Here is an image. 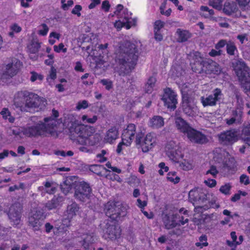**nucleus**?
<instances>
[{
    "mask_svg": "<svg viewBox=\"0 0 250 250\" xmlns=\"http://www.w3.org/2000/svg\"><path fill=\"white\" fill-rule=\"evenodd\" d=\"M223 96L220 89L215 88L212 91V93L207 97H201V102L204 107L210 106H213L216 105L218 102H220Z\"/></svg>",
    "mask_w": 250,
    "mask_h": 250,
    "instance_id": "obj_11",
    "label": "nucleus"
},
{
    "mask_svg": "<svg viewBox=\"0 0 250 250\" xmlns=\"http://www.w3.org/2000/svg\"><path fill=\"white\" fill-rule=\"evenodd\" d=\"M11 29L16 33H19L21 31V28L17 23H14L11 26Z\"/></svg>",
    "mask_w": 250,
    "mask_h": 250,
    "instance_id": "obj_64",
    "label": "nucleus"
},
{
    "mask_svg": "<svg viewBox=\"0 0 250 250\" xmlns=\"http://www.w3.org/2000/svg\"><path fill=\"white\" fill-rule=\"evenodd\" d=\"M219 143L223 145H230L237 140L236 132L234 130L224 131L217 135Z\"/></svg>",
    "mask_w": 250,
    "mask_h": 250,
    "instance_id": "obj_13",
    "label": "nucleus"
},
{
    "mask_svg": "<svg viewBox=\"0 0 250 250\" xmlns=\"http://www.w3.org/2000/svg\"><path fill=\"white\" fill-rule=\"evenodd\" d=\"M116 69L119 75L125 76L135 68L139 57L136 45L129 41L119 42L115 51Z\"/></svg>",
    "mask_w": 250,
    "mask_h": 250,
    "instance_id": "obj_1",
    "label": "nucleus"
},
{
    "mask_svg": "<svg viewBox=\"0 0 250 250\" xmlns=\"http://www.w3.org/2000/svg\"><path fill=\"white\" fill-rule=\"evenodd\" d=\"M19 95L24 98L25 100V106L19 103L18 101H15V104H17V106L21 107V111H27V109L25 108L26 107L28 108H35L36 100L38 98L37 94L24 91L19 93Z\"/></svg>",
    "mask_w": 250,
    "mask_h": 250,
    "instance_id": "obj_9",
    "label": "nucleus"
},
{
    "mask_svg": "<svg viewBox=\"0 0 250 250\" xmlns=\"http://www.w3.org/2000/svg\"><path fill=\"white\" fill-rule=\"evenodd\" d=\"M238 10L237 5L234 2H226L224 5L223 12L228 15L235 13Z\"/></svg>",
    "mask_w": 250,
    "mask_h": 250,
    "instance_id": "obj_27",
    "label": "nucleus"
},
{
    "mask_svg": "<svg viewBox=\"0 0 250 250\" xmlns=\"http://www.w3.org/2000/svg\"><path fill=\"white\" fill-rule=\"evenodd\" d=\"M175 123L177 128L181 132L187 134L192 129L189 125L183 118L177 117L175 118Z\"/></svg>",
    "mask_w": 250,
    "mask_h": 250,
    "instance_id": "obj_20",
    "label": "nucleus"
},
{
    "mask_svg": "<svg viewBox=\"0 0 250 250\" xmlns=\"http://www.w3.org/2000/svg\"><path fill=\"white\" fill-rule=\"evenodd\" d=\"M164 125V119L160 116H154L149 121V126L153 128H159Z\"/></svg>",
    "mask_w": 250,
    "mask_h": 250,
    "instance_id": "obj_26",
    "label": "nucleus"
},
{
    "mask_svg": "<svg viewBox=\"0 0 250 250\" xmlns=\"http://www.w3.org/2000/svg\"><path fill=\"white\" fill-rule=\"evenodd\" d=\"M42 25V29L40 30L39 33L41 35L45 36L47 34L49 28L45 23H43Z\"/></svg>",
    "mask_w": 250,
    "mask_h": 250,
    "instance_id": "obj_59",
    "label": "nucleus"
},
{
    "mask_svg": "<svg viewBox=\"0 0 250 250\" xmlns=\"http://www.w3.org/2000/svg\"><path fill=\"white\" fill-rule=\"evenodd\" d=\"M22 207L20 203H15L11 206L7 213L10 223L17 227L21 223Z\"/></svg>",
    "mask_w": 250,
    "mask_h": 250,
    "instance_id": "obj_8",
    "label": "nucleus"
},
{
    "mask_svg": "<svg viewBox=\"0 0 250 250\" xmlns=\"http://www.w3.org/2000/svg\"><path fill=\"white\" fill-rule=\"evenodd\" d=\"M44 213V212L43 208L41 207H38L34 211L33 215H34L36 217H38L40 218V219H42L43 220L44 218H45Z\"/></svg>",
    "mask_w": 250,
    "mask_h": 250,
    "instance_id": "obj_41",
    "label": "nucleus"
},
{
    "mask_svg": "<svg viewBox=\"0 0 250 250\" xmlns=\"http://www.w3.org/2000/svg\"><path fill=\"white\" fill-rule=\"evenodd\" d=\"M136 125L133 124H129L126 128L124 130L122 133V140L126 141L129 145L134 138V135L136 133Z\"/></svg>",
    "mask_w": 250,
    "mask_h": 250,
    "instance_id": "obj_18",
    "label": "nucleus"
},
{
    "mask_svg": "<svg viewBox=\"0 0 250 250\" xmlns=\"http://www.w3.org/2000/svg\"><path fill=\"white\" fill-rule=\"evenodd\" d=\"M28 222L29 226L32 227L34 230H38L42 225L43 220L32 215L29 217Z\"/></svg>",
    "mask_w": 250,
    "mask_h": 250,
    "instance_id": "obj_25",
    "label": "nucleus"
},
{
    "mask_svg": "<svg viewBox=\"0 0 250 250\" xmlns=\"http://www.w3.org/2000/svg\"><path fill=\"white\" fill-rule=\"evenodd\" d=\"M92 193V189L89 185L86 182H82L78 183L75 187L74 197L82 202H85L89 199Z\"/></svg>",
    "mask_w": 250,
    "mask_h": 250,
    "instance_id": "obj_6",
    "label": "nucleus"
},
{
    "mask_svg": "<svg viewBox=\"0 0 250 250\" xmlns=\"http://www.w3.org/2000/svg\"><path fill=\"white\" fill-rule=\"evenodd\" d=\"M231 188V186L230 184L227 183L222 186L219 189V191L225 195H229L230 194Z\"/></svg>",
    "mask_w": 250,
    "mask_h": 250,
    "instance_id": "obj_44",
    "label": "nucleus"
},
{
    "mask_svg": "<svg viewBox=\"0 0 250 250\" xmlns=\"http://www.w3.org/2000/svg\"><path fill=\"white\" fill-rule=\"evenodd\" d=\"M110 7V5L108 0H105L103 1L102 4V9L104 10L105 12H108Z\"/></svg>",
    "mask_w": 250,
    "mask_h": 250,
    "instance_id": "obj_53",
    "label": "nucleus"
},
{
    "mask_svg": "<svg viewBox=\"0 0 250 250\" xmlns=\"http://www.w3.org/2000/svg\"><path fill=\"white\" fill-rule=\"evenodd\" d=\"M228 42L225 40H221L218 42L216 44L215 47L216 50H220L221 48L224 47L225 45L227 46Z\"/></svg>",
    "mask_w": 250,
    "mask_h": 250,
    "instance_id": "obj_52",
    "label": "nucleus"
},
{
    "mask_svg": "<svg viewBox=\"0 0 250 250\" xmlns=\"http://www.w3.org/2000/svg\"><path fill=\"white\" fill-rule=\"evenodd\" d=\"M182 108L184 113L188 116H193L196 114L197 106L187 93L182 94Z\"/></svg>",
    "mask_w": 250,
    "mask_h": 250,
    "instance_id": "obj_10",
    "label": "nucleus"
},
{
    "mask_svg": "<svg viewBox=\"0 0 250 250\" xmlns=\"http://www.w3.org/2000/svg\"><path fill=\"white\" fill-rule=\"evenodd\" d=\"M104 235L110 239H115L119 237L121 234L120 228L114 225L106 223L105 229H104Z\"/></svg>",
    "mask_w": 250,
    "mask_h": 250,
    "instance_id": "obj_16",
    "label": "nucleus"
},
{
    "mask_svg": "<svg viewBox=\"0 0 250 250\" xmlns=\"http://www.w3.org/2000/svg\"><path fill=\"white\" fill-rule=\"evenodd\" d=\"M164 26V22L161 21H157L154 23V31H159L160 29Z\"/></svg>",
    "mask_w": 250,
    "mask_h": 250,
    "instance_id": "obj_55",
    "label": "nucleus"
},
{
    "mask_svg": "<svg viewBox=\"0 0 250 250\" xmlns=\"http://www.w3.org/2000/svg\"><path fill=\"white\" fill-rule=\"evenodd\" d=\"M163 222L165 225L166 228L170 229L175 227L178 224L176 223L173 217H169L167 215H165L163 218Z\"/></svg>",
    "mask_w": 250,
    "mask_h": 250,
    "instance_id": "obj_30",
    "label": "nucleus"
},
{
    "mask_svg": "<svg viewBox=\"0 0 250 250\" xmlns=\"http://www.w3.org/2000/svg\"><path fill=\"white\" fill-rule=\"evenodd\" d=\"M205 183L210 188H213L216 186V181L214 179H208L205 181Z\"/></svg>",
    "mask_w": 250,
    "mask_h": 250,
    "instance_id": "obj_57",
    "label": "nucleus"
},
{
    "mask_svg": "<svg viewBox=\"0 0 250 250\" xmlns=\"http://www.w3.org/2000/svg\"><path fill=\"white\" fill-rule=\"evenodd\" d=\"M0 114L2 116V117L5 119H7L8 116H10V112L8 109L6 108H3L2 111L0 112Z\"/></svg>",
    "mask_w": 250,
    "mask_h": 250,
    "instance_id": "obj_58",
    "label": "nucleus"
},
{
    "mask_svg": "<svg viewBox=\"0 0 250 250\" xmlns=\"http://www.w3.org/2000/svg\"><path fill=\"white\" fill-rule=\"evenodd\" d=\"M73 186V183L71 179H66L62 184H61L60 187L62 191L66 195L71 189Z\"/></svg>",
    "mask_w": 250,
    "mask_h": 250,
    "instance_id": "obj_33",
    "label": "nucleus"
},
{
    "mask_svg": "<svg viewBox=\"0 0 250 250\" xmlns=\"http://www.w3.org/2000/svg\"><path fill=\"white\" fill-rule=\"evenodd\" d=\"M189 57L190 62H203L206 61L204 60V58L201 56L200 53L198 51L190 52Z\"/></svg>",
    "mask_w": 250,
    "mask_h": 250,
    "instance_id": "obj_34",
    "label": "nucleus"
},
{
    "mask_svg": "<svg viewBox=\"0 0 250 250\" xmlns=\"http://www.w3.org/2000/svg\"><path fill=\"white\" fill-rule=\"evenodd\" d=\"M176 33L178 35V41L181 42L187 41L191 37L188 31L180 28L177 29Z\"/></svg>",
    "mask_w": 250,
    "mask_h": 250,
    "instance_id": "obj_31",
    "label": "nucleus"
},
{
    "mask_svg": "<svg viewBox=\"0 0 250 250\" xmlns=\"http://www.w3.org/2000/svg\"><path fill=\"white\" fill-rule=\"evenodd\" d=\"M242 135L246 136L250 135V124L247 125L242 130Z\"/></svg>",
    "mask_w": 250,
    "mask_h": 250,
    "instance_id": "obj_63",
    "label": "nucleus"
},
{
    "mask_svg": "<svg viewBox=\"0 0 250 250\" xmlns=\"http://www.w3.org/2000/svg\"><path fill=\"white\" fill-rule=\"evenodd\" d=\"M88 106V104L87 101L83 100L82 101H80L78 102L77 105L76 106V108L78 110H80L81 109H85Z\"/></svg>",
    "mask_w": 250,
    "mask_h": 250,
    "instance_id": "obj_48",
    "label": "nucleus"
},
{
    "mask_svg": "<svg viewBox=\"0 0 250 250\" xmlns=\"http://www.w3.org/2000/svg\"><path fill=\"white\" fill-rule=\"evenodd\" d=\"M166 152L169 159L176 163H178L179 160L183 157L181 151L177 147L170 148L167 146Z\"/></svg>",
    "mask_w": 250,
    "mask_h": 250,
    "instance_id": "obj_21",
    "label": "nucleus"
},
{
    "mask_svg": "<svg viewBox=\"0 0 250 250\" xmlns=\"http://www.w3.org/2000/svg\"><path fill=\"white\" fill-rule=\"evenodd\" d=\"M62 199L61 197H54L52 200L46 203L45 207L48 210L55 209L60 206Z\"/></svg>",
    "mask_w": 250,
    "mask_h": 250,
    "instance_id": "obj_29",
    "label": "nucleus"
},
{
    "mask_svg": "<svg viewBox=\"0 0 250 250\" xmlns=\"http://www.w3.org/2000/svg\"><path fill=\"white\" fill-rule=\"evenodd\" d=\"M200 10L203 12H206V13L201 14L202 16H204L206 18H208L214 14V11L213 9H209L208 6H201Z\"/></svg>",
    "mask_w": 250,
    "mask_h": 250,
    "instance_id": "obj_39",
    "label": "nucleus"
},
{
    "mask_svg": "<svg viewBox=\"0 0 250 250\" xmlns=\"http://www.w3.org/2000/svg\"><path fill=\"white\" fill-rule=\"evenodd\" d=\"M36 101L35 108H39L40 109H42L45 107L47 104L46 100L43 98L40 97L38 95Z\"/></svg>",
    "mask_w": 250,
    "mask_h": 250,
    "instance_id": "obj_38",
    "label": "nucleus"
},
{
    "mask_svg": "<svg viewBox=\"0 0 250 250\" xmlns=\"http://www.w3.org/2000/svg\"><path fill=\"white\" fill-rule=\"evenodd\" d=\"M82 118L83 121L86 119V122L91 124H93L95 123L96 121L97 120V117L96 116H94L92 118H87V116L84 115L83 116Z\"/></svg>",
    "mask_w": 250,
    "mask_h": 250,
    "instance_id": "obj_60",
    "label": "nucleus"
},
{
    "mask_svg": "<svg viewBox=\"0 0 250 250\" xmlns=\"http://www.w3.org/2000/svg\"><path fill=\"white\" fill-rule=\"evenodd\" d=\"M156 81L157 80L155 76H152L149 77L144 86V90L146 93H151L153 91Z\"/></svg>",
    "mask_w": 250,
    "mask_h": 250,
    "instance_id": "obj_28",
    "label": "nucleus"
},
{
    "mask_svg": "<svg viewBox=\"0 0 250 250\" xmlns=\"http://www.w3.org/2000/svg\"><path fill=\"white\" fill-rule=\"evenodd\" d=\"M176 97V94L171 88H167L164 90V93L161 99L166 107L174 110L176 108L177 104Z\"/></svg>",
    "mask_w": 250,
    "mask_h": 250,
    "instance_id": "obj_12",
    "label": "nucleus"
},
{
    "mask_svg": "<svg viewBox=\"0 0 250 250\" xmlns=\"http://www.w3.org/2000/svg\"><path fill=\"white\" fill-rule=\"evenodd\" d=\"M143 137L141 131L136 133L135 143L137 145H141L144 152H147L154 147L155 139L151 133L147 134L144 139Z\"/></svg>",
    "mask_w": 250,
    "mask_h": 250,
    "instance_id": "obj_7",
    "label": "nucleus"
},
{
    "mask_svg": "<svg viewBox=\"0 0 250 250\" xmlns=\"http://www.w3.org/2000/svg\"><path fill=\"white\" fill-rule=\"evenodd\" d=\"M189 199L191 201L197 202L202 201L204 202L207 200V195L205 193L200 192L197 189H192L188 193Z\"/></svg>",
    "mask_w": 250,
    "mask_h": 250,
    "instance_id": "obj_22",
    "label": "nucleus"
},
{
    "mask_svg": "<svg viewBox=\"0 0 250 250\" xmlns=\"http://www.w3.org/2000/svg\"><path fill=\"white\" fill-rule=\"evenodd\" d=\"M8 74L5 71H3L0 76V80L3 83H7L8 81L12 78V76H9Z\"/></svg>",
    "mask_w": 250,
    "mask_h": 250,
    "instance_id": "obj_46",
    "label": "nucleus"
},
{
    "mask_svg": "<svg viewBox=\"0 0 250 250\" xmlns=\"http://www.w3.org/2000/svg\"><path fill=\"white\" fill-rule=\"evenodd\" d=\"M101 82L105 86V88L107 90H109L112 88V84L111 82L104 79L101 80Z\"/></svg>",
    "mask_w": 250,
    "mask_h": 250,
    "instance_id": "obj_54",
    "label": "nucleus"
},
{
    "mask_svg": "<svg viewBox=\"0 0 250 250\" xmlns=\"http://www.w3.org/2000/svg\"><path fill=\"white\" fill-rule=\"evenodd\" d=\"M205 73L206 74H218L220 72V68L219 65L215 62L212 61H206Z\"/></svg>",
    "mask_w": 250,
    "mask_h": 250,
    "instance_id": "obj_23",
    "label": "nucleus"
},
{
    "mask_svg": "<svg viewBox=\"0 0 250 250\" xmlns=\"http://www.w3.org/2000/svg\"><path fill=\"white\" fill-rule=\"evenodd\" d=\"M21 65L22 63L19 60L15 59L6 65L4 71L13 77L18 73Z\"/></svg>",
    "mask_w": 250,
    "mask_h": 250,
    "instance_id": "obj_17",
    "label": "nucleus"
},
{
    "mask_svg": "<svg viewBox=\"0 0 250 250\" xmlns=\"http://www.w3.org/2000/svg\"><path fill=\"white\" fill-rule=\"evenodd\" d=\"M124 16L120 17V20L115 23V26L120 29L125 26L126 29H129L131 26L135 25L136 22L135 19L131 17V13H129L127 9L124 10Z\"/></svg>",
    "mask_w": 250,
    "mask_h": 250,
    "instance_id": "obj_14",
    "label": "nucleus"
},
{
    "mask_svg": "<svg viewBox=\"0 0 250 250\" xmlns=\"http://www.w3.org/2000/svg\"><path fill=\"white\" fill-rule=\"evenodd\" d=\"M43 76L41 74H38L36 72H31V76L30 78V80L32 82H35L37 80H39L42 81L43 79Z\"/></svg>",
    "mask_w": 250,
    "mask_h": 250,
    "instance_id": "obj_47",
    "label": "nucleus"
},
{
    "mask_svg": "<svg viewBox=\"0 0 250 250\" xmlns=\"http://www.w3.org/2000/svg\"><path fill=\"white\" fill-rule=\"evenodd\" d=\"M206 62H190V64L191 67L192 71L195 73L201 74L205 73V64L204 63Z\"/></svg>",
    "mask_w": 250,
    "mask_h": 250,
    "instance_id": "obj_32",
    "label": "nucleus"
},
{
    "mask_svg": "<svg viewBox=\"0 0 250 250\" xmlns=\"http://www.w3.org/2000/svg\"><path fill=\"white\" fill-rule=\"evenodd\" d=\"M176 172L175 171L169 172L167 174V179L174 184L178 183L180 182V178L177 176L174 178V176H176Z\"/></svg>",
    "mask_w": 250,
    "mask_h": 250,
    "instance_id": "obj_40",
    "label": "nucleus"
},
{
    "mask_svg": "<svg viewBox=\"0 0 250 250\" xmlns=\"http://www.w3.org/2000/svg\"><path fill=\"white\" fill-rule=\"evenodd\" d=\"M54 50L55 52L58 53L60 52L61 50L64 53L67 51V48H64V45L62 43H60L58 46H54Z\"/></svg>",
    "mask_w": 250,
    "mask_h": 250,
    "instance_id": "obj_49",
    "label": "nucleus"
},
{
    "mask_svg": "<svg viewBox=\"0 0 250 250\" xmlns=\"http://www.w3.org/2000/svg\"><path fill=\"white\" fill-rule=\"evenodd\" d=\"M187 136L190 141L198 144H205L208 142V138L205 134L193 128L190 130Z\"/></svg>",
    "mask_w": 250,
    "mask_h": 250,
    "instance_id": "obj_15",
    "label": "nucleus"
},
{
    "mask_svg": "<svg viewBox=\"0 0 250 250\" xmlns=\"http://www.w3.org/2000/svg\"><path fill=\"white\" fill-rule=\"evenodd\" d=\"M237 104L235 109L232 111V117L236 119V122L240 123L243 115V101L242 97L238 94L236 95Z\"/></svg>",
    "mask_w": 250,
    "mask_h": 250,
    "instance_id": "obj_19",
    "label": "nucleus"
},
{
    "mask_svg": "<svg viewBox=\"0 0 250 250\" xmlns=\"http://www.w3.org/2000/svg\"><path fill=\"white\" fill-rule=\"evenodd\" d=\"M70 139L77 144L94 146L99 142L98 135L93 137V129L83 125L72 124L69 129Z\"/></svg>",
    "mask_w": 250,
    "mask_h": 250,
    "instance_id": "obj_2",
    "label": "nucleus"
},
{
    "mask_svg": "<svg viewBox=\"0 0 250 250\" xmlns=\"http://www.w3.org/2000/svg\"><path fill=\"white\" fill-rule=\"evenodd\" d=\"M44 123L40 122L26 128L24 133L28 137H38L49 133L52 136L57 137V132L54 129L56 126V121L52 117H46L44 119Z\"/></svg>",
    "mask_w": 250,
    "mask_h": 250,
    "instance_id": "obj_3",
    "label": "nucleus"
},
{
    "mask_svg": "<svg viewBox=\"0 0 250 250\" xmlns=\"http://www.w3.org/2000/svg\"><path fill=\"white\" fill-rule=\"evenodd\" d=\"M209 205H205L203 206H198L197 207L195 208V209H201L202 211L207 210L210 208H218L220 206L219 205H215V202L213 201H211L210 202H209Z\"/></svg>",
    "mask_w": 250,
    "mask_h": 250,
    "instance_id": "obj_42",
    "label": "nucleus"
},
{
    "mask_svg": "<svg viewBox=\"0 0 250 250\" xmlns=\"http://www.w3.org/2000/svg\"><path fill=\"white\" fill-rule=\"evenodd\" d=\"M240 7H246L250 6V0H236Z\"/></svg>",
    "mask_w": 250,
    "mask_h": 250,
    "instance_id": "obj_56",
    "label": "nucleus"
},
{
    "mask_svg": "<svg viewBox=\"0 0 250 250\" xmlns=\"http://www.w3.org/2000/svg\"><path fill=\"white\" fill-rule=\"evenodd\" d=\"M40 47V43L36 41H33L29 46V50L31 53L34 54L39 51Z\"/></svg>",
    "mask_w": 250,
    "mask_h": 250,
    "instance_id": "obj_43",
    "label": "nucleus"
},
{
    "mask_svg": "<svg viewBox=\"0 0 250 250\" xmlns=\"http://www.w3.org/2000/svg\"><path fill=\"white\" fill-rule=\"evenodd\" d=\"M240 182L245 185H248L250 183L249 177L246 174H242L240 177Z\"/></svg>",
    "mask_w": 250,
    "mask_h": 250,
    "instance_id": "obj_51",
    "label": "nucleus"
},
{
    "mask_svg": "<svg viewBox=\"0 0 250 250\" xmlns=\"http://www.w3.org/2000/svg\"><path fill=\"white\" fill-rule=\"evenodd\" d=\"M226 51L228 54L229 56H235L238 52L235 43L231 41L228 42L226 46Z\"/></svg>",
    "mask_w": 250,
    "mask_h": 250,
    "instance_id": "obj_35",
    "label": "nucleus"
},
{
    "mask_svg": "<svg viewBox=\"0 0 250 250\" xmlns=\"http://www.w3.org/2000/svg\"><path fill=\"white\" fill-rule=\"evenodd\" d=\"M239 80L242 83L250 81V68L242 59H234L231 62Z\"/></svg>",
    "mask_w": 250,
    "mask_h": 250,
    "instance_id": "obj_5",
    "label": "nucleus"
},
{
    "mask_svg": "<svg viewBox=\"0 0 250 250\" xmlns=\"http://www.w3.org/2000/svg\"><path fill=\"white\" fill-rule=\"evenodd\" d=\"M118 135L119 132L117 128L115 126L112 127L106 132L104 140L107 143H112L118 138Z\"/></svg>",
    "mask_w": 250,
    "mask_h": 250,
    "instance_id": "obj_24",
    "label": "nucleus"
},
{
    "mask_svg": "<svg viewBox=\"0 0 250 250\" xmlns=\"http://www.w3.org/2000/svg\"><path fill=\"white\" fill-rule=\"evenodd\" d=\"M218 172V171L216 169V167L211 166L210 168L206 171V175L210 174L213 177H216Z\"/></svg>",
    "mask_w": 250,
    "mask_h": 250,
    "instance_id": "obj_45",
    "label": "nucleus"
},
{
    "mask_svg": "<svg viewBox=\"0 0 250 250\" xmlns=\"http://www.w3.org/2000/svg\"><path fill=\"white\" fill-rule=\"evenodd\" d=\"M222 51L221 50L212 49L209 52V55L211 57L218 56L222 54Z\"/></svg>",
    "mask_w": 250,
    "mask_h": 250,
    "instance_id": "obj_61",
    "label": "nucleus"
},
{
    "mask_svg": "<svg viewBox=\"0 0 250 250\" xmlns=\"http://www.w3.org/2000/svg\"><path fill=\"white\" fill-rule=\"evenodd\" d=\"M79 210V207L75 202H73L71 205H68L67 207V212L71 216L76 215Z\"/></svg>",
    "mask_w": 250,
    "mask_h": 250,
    "instance_id": "obj_36",
    "label": "nucleus"
},
{
    "mask_svg": "<svg viewBox=\"0 0 250 250\" xmlns=\"http://www.w3.org/2000/svg\"><path fill=\"white\" fill-rule=\"evenodd\" d=\"M74 4L73 0H69L67 1V3L64 4L62 5V8L63 10H67L69 7L72 6Z\"/></svg>",
    "mask_w": 250,
    "mask_h": 250,
    "instance_id": "obj_62",
    "label": "nucleus"
},
{
    "mask_svg": "<svg viewBox=\"0 0 250 250\" xmlns=\"http://www.w3.org/2000/svg\"><path fill=\"white\" fill-rule=\"evenodd\" d=\"M105 169L104 166L100 165H93L89 167V170L99 176L102 175V171Z\"/></svg>",
    "mask_w": 250,
    "mask_h": 250,
    "instance_id": "obj_37",
    "label": "nucleus"
},
{
    "mask_svg": "<svg viewBox=\"0 0 250 250\" xmlns=\"http://www.w3.org/2000/svg\"><path fill=\"white\" fill-rule=\"evenodd\" d=\"M127 208L120 202H108L105 205L106 215L113 220L117 221L126 214Z\"/></svg>",
    "mask_w": 250,
    "mask_h": 250,
    "instance_id": "obj_4",
    "label": "nucleus"
},
{
    "mask_svg": "<svg viewBox=\"0 0 250 250\" xmlns=\"http://www.w3.org/2000/svg\"><path fill=\"white\" fill-rule=\"evenodd\" d=\"M82 9V7L80 5H76L74 8L72 9L71 13L73 14L77 15L78 17H80L81 14L80 11Z\"/></svg>",
    "mask_w": 250,
    "mask_h": 250,
    "instance_id": "obj_50",
    "label": "nucleus"
}]
</instances>
